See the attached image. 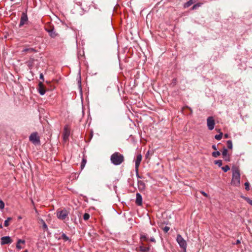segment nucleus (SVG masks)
Instances as JSON below:
<instances>
[{"label": "nucleus", "mask_w": 252, "mask_h": 252, "mask_svg": "<svg viewBox=\"0 0 252 252\" xmlns=\"http://www.w3.org/2000/svg\"><path fill=\"white\" fill-rule=\"evenodd\" d=\"M150 241L151 242H156L155 239L154 238H153V237H151L150 238Z\"/></svg>", "instance_id": "40"}, {"label": "nucleus", "mask_w": 252, "mask_h": 252, "mask_svg": "<svg viewBox=\"0 0 252 252\" xmlns=\"http://www.w3.org/2000/svg\"><path fill=\"white\" fill-rule=\"evenodd\" d=\"M212 148L214 150H217V148H216V146L215 145H213L212 146Z\"/></svg>", "instance_id": "41"}, {"label": "nucleus", "mask_w": 252, "mask_h": 252, "mask_svg": "<svg viewBox=\"0 0 252 252\" xmlns=\"http://www.w3.org/2000/svg\"><path fill=\"white\" fill-rule=\"evenodd\" d=\"M41 222H42V227H43V228L45 230L47 229V224H46L45 222L43 220H41Z\"/></svg>", "instance_id": "32"}, {"label": "nucleus", "mask_w": 252, "mask_h": 252, "mask_svg": "<svg viewBox=\"0 0 252 252\" xmlns=\"http://www.w3.org/2000/svg\"><path fill=\"white\" fill-rule=\"evenodd\" d=\"M222 169L223 170L224 172H226L229 170H230V167L228 165H226L222 167Z\"/></svg>", "instance_id": "29"}, {"label": "nucleus", "mask_w": 252, "mask_h": 252, "mask_svg": "<svg viewBox=\"0 0 252 252\" xmlns=\"http://www.w3.org/2000/svg\"><path fill=\"white\" fill-rule=\"evenodd\" d=\"M11 220V218H8L5 221L4 223V225L6 227L9 225V221Z\"/></svg>", "instance_id": "27"}, {"label": "nucleus", "mask_w": 252, "mask_h": 252, "mask_svg": "<svg viewBox=\"0 0 252 252\" xmlns=\"http://www.w3.org/2000/svg\"><path fill=\"white\" fill-rule=\"evenodd\" d=\"M139 250L142 252H148L150 250V248L149 247L142 245L139 247Z\"/></svg>", "instance_id": "16"}, {"label": "nucleus", "mask_w": 252, "mask_h": 252, "mask_svg": "<svg viewBox=\"0 0 252 252\" xmlns=\"http://www.w3.org/2000/svg\"><path fill=\"white\" fill-rule=\"evenodd\" d=\"M227 146L228 149H231L232 148V142L231 140L227 141Z\"/></svg>", "instance_id": "24"}, {"label": "nucleus", "mask_w": 252, "mask_h": 252, "mask_svg": "<svg viewBox=\"0 0 252 252\" xmlns=\"http://www.w3.org/2000/svg\"><path fill=\"white\" fill-rule=\"evenodd\" d=\"M4 208V203L3 201L0 199V209H3Z\"/></svg>", "instance_id": "34"}, {"label": "nucleus", "mask_w": 252, "mask_h": 252, "mask_svg": "<svg viewBox=\"0 0 252 252\" xmlns=\"http://www.w3.org/2000/svg\"><path fill=\"white\" fill-rule=\"evenodd\" d=\"M142 198L141 195L138 193H136V199L135 202L138 205H141L142 204Z\"/></svg>", "instance_id": "14"}, {"label": "nucleus", "mask_w": 252, "mask_h": 252, "mask_svg": "<svg viewBox=\"0 0 252 252\" xmlns=\"http://www.w3.org/2000/svg\"><path fill=\"white\" fill-rule=\"evenodd\" d=\"M38 91L41 95H44L46 93L45 87L41 82H40L38 84Z\"/></svg>", "instance_id": "10"}, {"label": "nucleus", "mask_w": 252, "mask_h": 252, "mask_svg": "<svg viewBox=\"0 0 252 252\" xmlns=\"http://www.w3.org/2000/svg\"><path fill=\"white\" fill-rule=\"evenodd\" d=\"M61 237L64 241H67L69 240L68 237H67L64 233H63L62 234Z\"/></svg>", "instance_id": "23"}, {"label": "nucleus", "mask_w": 252, "mask_h": 252, "mask_svg": "<svg viewBox=\"0 0 252 252\" xmlns=\"http://www.w3.org/2000/svg\"><path fill=\"white\" fill-rule=\"evenodd\" d=\"M87 162V160L85 158H83L81 163V169L82 170L85 166Z\"/></svg>", "instance_id": "21"}, {"label": "nucleus", "mask_w": 252, "mask_h": 252, "mask_svg": "<svg viewBox=\"0 0 252 252\" xmlns=\"http://www.w3.org/2000/svg\"><path fill=\"white\" fill-rule=\"evenodd\" d=\"M90 218V215L88 213H85L83 215V219L85 220H87Z\"/></svg>", "instance_id": "26"}, {"label": "nucleus", "mask_w": 252, "mask_h": 252, "mask_svg": "<svg viewBox=\"0 0 252 252\" xmlns=\"http://www.w3.org/2000/svg\"><path fill=\"white\" fill-rule=\"evenodd\" d=\"M244 199L251 205L252 206V200L250 199L249 197H245Z\"/></svg>", "instance_id": "31"}, {"label": "nucleus", "mask_w": 252, "mask_h": 252, "mask_svg": "<svg viewBox=\"0 0 252 252\" xmlns=\"http://www.w3.org/2000/svg\"><path fill=\"white\" fill-rule=\"evenodd\" d=\"M169 229L170 228L168 226H165L163 228V230L166 233L167 232Z\"/></svg>", "instance_id": "35"}, {"label": "nucleus", "mask_w": 252, "mask_h": 252, "mask_svg": "<svg viewBox=\"0 0 252 252\" xmlns=\"http://www.w3.org/2000/svg\"><path fill=\"white\" fill-rule=\"evenodd\" d=\"M224 138H228L229 135H228V134H224Z\"/></svg>", "instance_id": "43"}, {"label": "nucleus", "mask_w": 252, "mask_h": 252, "mask_svg": "<svg viewBox=\"0 0 252 252\" xmlns=\"http://www.w3.org/2000/svg\"><path fill=\"white\" fill-rule=\"evenodd\" d=\"M222 155L223 156V158L226 161H229V157L228 155V151L227 150L224 148L223 149V151L222 152Z\"/></svg>", "instance_id": "11"}, {"label": "nucleus", "mask_w": 252, "mask_h": 252, "mask_svg": "<svg viewBox=\"0 0 252 252\" xmlns=\"http://www.w3.org/2000/svg\"><path fill=\"white\" fill-rule=\"evenodd\" d=\"M39 78H40V79H42V80H44V76H43V75L42 73H41L40 74Z\"/></svg>", "instance_id": "39"}, {"label": "nucleus", "mask_w": 252, "mask_h": 252, "mask_svg": "<svg viewBox=\"0 0 252 252\" xmlns=\"http://www.w3.org/2000/svg\"><path fill=\"white\" fill-rule=\"evenodd\" d=\"M24 252H28V251L27 250H26L24 251Z\"/></svg>", "instance_id": "45"}, {"label": "nucleus", "mask_w": 252, "mask_h": 252, "mask_svg": "<svg viewBox=\"0 0 252 252\" xmlns=\"http://www.w3.org/2000/svg\"><path fill=\"white\" fill-rule=\"evenodd\" d=\"M12 242V240L9 236H4L0 238V244L1 245L9 244Z\"/></svg>", "instance_id": "8"}, {"label": "nucleus", "mask_w": 252, "mask_h": 252, "mask_svg": "<svg viewBox=\"0 0 252 252\" xmlns=\"http://www.w3.org/2000/svg\"><path fill=\"white\" fill-rule=\"evenodd\" d=\"M244 199L251 205L252 206V200L250 199L249 197H245Z\"/></svg>", "instance_id": "30"}, {"label": "nucleus", "mask_w": 252, "mask_h": 252, "mask_svg": "<svg viewBox=\"0 0 252 252\" xmlns=\"http://www.w3.org/2000/svg\"><path fill=\"white\" fill-rule=\"evenodd\" d=\"M240 243H241L240 240H237L236 241V244L238 245V244H240Z\"/></svg>", "instance_id": "42"}, {"label": "nucleus", "mask_w": 252, "mask_h": 252, "mask_svg": "<svg viewBox=\"0 0 252 252\" xmlns=\"http://www.w3.org/2000/svg\"><path fill=\"white\" fill-rule=\"evenodd\" d=\"M69 214V212L64 209H58L57 211V218L61 220H64L66 219V218L68 216Z\"/></svg>", "instance_id": "5"}, {"label": "nucleus", "mask_w": 252, "mask_h": 252, "mask_svg": "<svg viewBox=\"0 0 252 252\" xmlns=\"http://www.w3.org/2000/svg\"><path fill=\"white\" fill-rule=\"evenodd\" d=\"M215 164L220 167L222 165V161L221 160H215Z\"/></svg>", "instance_id": "28"}, {"label": "nucleus", "mask_w": 252, "mask_h": 252, "mask_svg": "<svg viewBox=\"0 0 252 252\" xmlns=\"http://www.w3.org/2000/svg\"><path fill=\"white\" fill-rule=\"evenodd\" d=\"M70 128L69 126L65 125L63 128V140L64 142H66L68 140V137L70 135Z\"/></svg>", "instance_id": "6"}, {"label": "nucleus", "mask_w": 252, "mask_h": 252, "mask_svg": "<svg viewBox=\"0 0 252 252\" xmlns=\"http://www.w3.org/2000/svg\"><path fill=\"white\" fill-rule=\"evenodd\" d=\"M28 17L26 13H23L20 19V27L23 26L28 21Z\"/></svg>", "instance_id": "9"}, {"label": "nucleus", "mask_w": 252, "mask_h": 252, "mask_svg": "<svg viewBox=\"0 0 252 252\" xmlns=\"http://www.w3.org/2000/svg\"><path fill=\"white\" fill-rule=\"evenodd\" d=\"M195 2V0H189L188 2H186L185 5V7H188Z\"/></svg>", "instance_id": "19"}, {"label": "nucleus", "mask_w": 252, "mask_h": 252, "mask_svg": "<svg viewBox=\"0 0 252 252\" xmlns=\"http://www.w3.org/2000/svg\"><path fill=\"white\" fill-rule=\"evenodd\" d=\"M176 240L180 248L183 250L184 252H186L187 244L186 240L180 234L177 235Z\"/></svg>", "instance_id": "4"}, {"label": "nucleus", "mask_w": 252, "mask_h": 252, "mask_svg": "<svg viewBox=\"0 0 252 252\" xmlns=\"http://www.w3.org/2000/svg\"><path fill=\"white\" fill-rule=\"evenodd\" d=\"M124 159L123 156L119 153H115L111 156V161L115 165L120 164Z\"/></svg>", "instance_id": "2"}, {"label": "nucleus", "mask_w": 252, "mask_h": 252, "mask_svg": "<svg viewBox=\"0 0 252 252\" xmlns=\"http://www.w3.org/2000/svg\"><path fill=\"white\" fill-rule=\"evenodd\" d=\"M141 240H144V241H147V240H148V239L147 238V237L145 236H142L141 237Z\"/></svg>", "instance_id": "37"}, {"label": "nucleus", "mask_w": 252, "mask_h": 252, "mask_svg": "<svg viewBox=\"0 0 252 252\" xmlns=\"http://www.w3.org/2000/svg\"><path fill=\"white\" fill-rule=\"evenodd\" d=\"M215 120L213 117H209L207 119V125L209 130H213L215 126Z\"/></svg>", "instance_id": "7"}, {"label": "nucleus", "mask_w": 252, "mask_h": 252, "mask_svg": "<svg viewBox=\"0 0 252 252\" xmlns=\"http://www.w3.org/2000/svg\"><path fill=\"white\" fill-rule=\"evenodd\" d=\"M21 244L25 245V241L24 240L18 239L16 244V248L20 250L23 248V247L21 245Z\"/></svg>", "instance_id": "13"}, {"label": "nucleus", "mask_w": 252, "mask_h": 252, "mask_svg": "<svg viewBox=\"0 0 252 252\" xmlns=\"http://www.w3.org/2000/svg\"><path fill=\"white\" fill-rule=\"evenodd\" d=\"M2 227L1 224H0V228H2Z\"/></svg>", "instance_id": "46"}, {"label": "nucleus", "mask_w": 252, "mask_h": 252, "mask_svg": "<svg viewBox=\"0 0 252 252\" xmlns=\"http://www.w3.org/2000/svg\"><path fill=\"white\" fill-rule=\"evenodd\" d=\"M200 6V3H197V4H194L192 7V9H196L197 7H199Z\"/></svg>", "instance_id": "36"}, {"label": "nucleus", "mask_w": 252, "mask_h": 252, "mask_svg": "<svg viewBox=\"0 0 252 252\" xmlns=\"http://www.w3.org/2000/svg\"><path fill=\"white\" fill-rule=\"evenodd\" d=\"M128 223L127 224V226L129 227L130 228L132 227V226L136 223L135 219L133 218H130L128 220Z\"/></svg>", "instance_id": "15"}, {"label": "nucleus", "mask_w": 252, "mask_h": 252, "mask_svg": "<svg viewBox=\"0 0 252 252\" xmlns=\"http://www.w3.org/2000/svg\"><path fill=\"white\" fill-rule=\"evenodd\" d=\"M46 30L49 33L50 36L53 38H55L57 35L53 29H46Z\"/></svg>", "instance_id": "17"}, {"label": "nucleus", "mask_w": 252, "mask_h": 252, "mask_svg": "<svg viewBox=\"0 0 252 252\" xmlns=\"http://www.w3.org/2000/svg\"><path fill=\"white\" fill-rule=\"evenodd\" d=\"M245 189L247 190H250V184H249V182H246L245 183Z\"/></svg>", "instance_id": "33"}, {"label": "nucleus", "mask_w": 252, "mask_h": 252, "mask_svg": "<svg viewBox=\"0 0 252 252\" xmlns=\"http://www.w3.org/2000/svg\"><path fill=\"white\" fill-rule=\"evenodd\" d=\"M142 160V156L141 155H138L136 157V159L135 161V168L136 170H138V167Z\"/></svg>", "instance_id": "12"}, {"label": "nucleus", "mask_w": 252, "mask_h": 252, "mask_svg": "<svg viewBox=\"0 0 252 252\" xmlns=\"http://www.w3.org/2000/svg\"><path fill=\"white\" fill-rule=\"evenodd\" d=\"M33 62L34 60L33 59H30V60L27 62V65L30 69L32 68L33 66Z\"/></svg>", "instance_id": "20"}, {"label": "nucleus", "mask_w": 252, "mask_h": 252, "mask_svg": "<svg viewBox=\"0 0 252 252\" xmlns=\"http://www.w3.org/2000/svg\"><path fill=\"white\" fill-rule=\"evenodd\" d=\"M220 155V153L219 151L214 152L212 153V156L215 158L218 157Z\"/></svg>", "instance_id": "25"}, {"label": "nucleus", "mask_w": 252, "mask_h": 252, "mask_svg": "<svg viewBox=\"0 0 252 252\" xmlns=\"http://www.w3.org/2000/svg\"><path fill=\"white\" fill-rule=\"evenodd\" d=\"M29 140L34 145H40V137L37 132H33L29 136Z\"/></svg>", "instance_id": "3"}, {"label": "nucleus", "mask_w": 252, "mask_h": 252, "mask_svg": "<svg viewBox=\"0 0 252 252\" xmlns=\"http://www.w3.org/2000/svg\"><path fill=\"white\" fill-rule=\"evenodd\" d=\"M149 155V151H148L146 155V157H148V156Z\"/></svg>", "instance_id": "44"}, {"label": "nucleus", "mask_w": 252, "mask_h": 252, "mask_svg": "<svg viewBox=\"0 0 252 252\" xmlns=\"http://www.w3.org/2000/svg\"><path fill=\"white\" fill-rule=\"evenodd\" d=\"M35 50L34 48H24L22 50V52L23 53H32L35 52Z\"/></svg>", "instance_id": "18"}, {"label": "nucleus", "mask_w": 252, "mask_h": 252, "mask_svg": "<svg viewBox=\"0 0 252 252\" xmlns=\"http://www.w3.org/2000/svg\"><path fill=\"white\" fill-rule=\"evenodd\" d=\"M232 178L231 182V184L232 186L238 187L240 185V172L239 168L237 166H233L232 168Z\"/></svg>", "instance_id": "1"}, {"label": "nucleus", "mask_w": 252, "mask_h": 252, "mask_svg": "<svg viewBox=\"0 0 252 252\" xmlns=\"http://www.w3.org/2000/svg\"><path fill=\"white\" fill-rule=\"evenodd\" d=\"M200 192L204 196H205V197H207L208 196L207 194L206 193H205V192H204L203 191H201Z\"/></svg>", "instance_id": "38"}, {"label": "nucleus", "mask_w": 252, "mask_h": 252, "mask_svg": "<svg viewBox=\"0 0 252 252\" xmlns=\"http://www.w3.org/2000/svg\"><path fill=\"white\" fill-rule=\"evenodd\" d=\"M222 132H220V133L218 135H216L215 136V138L216 139L218 140H220L221 138H222Z\"/></svg>", "instance_id": "22"}]
</instances>
